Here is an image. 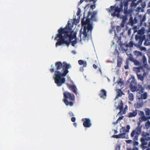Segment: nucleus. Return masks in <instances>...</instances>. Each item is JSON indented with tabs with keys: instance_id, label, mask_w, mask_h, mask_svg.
Masks as SVG:
<instances>
[{
	"instance_id": "nucleus-1",
	"label": "nucleus",
	"mask_w": 150,
	"mask_h": 150,
	"mask_svg": "<svg viewBox=\"0 0 150 150\" xmlns=\"http://www.w3.org/2000/svg\"><path fill=\"white\" fill-rule=\"evenodd\" d=\"M63 27L58 30V34L55 38V40L58 41L56 44V47L59 45L68 46L70 41L73 46H76V33L73 31L70 32L71 30L69 28H66L64 29L62 28Z\"/></svg>"
},
{
	"instance_id": "nucleus-2",
	"label": "nucleus",
	"mask_w": 150,
	"mask_h": 150,
	"mask_svg": "<svg viewBox=\"0 0 150 150\" xmlns=\"http://www.w3.org/2000/svg\"><path fill=\"white\" fill-rule=\"evenodd\" d=\"M57 70L53 77L55 83L58 86H61L65 82L64 77L69 72L68 69L71 68L69 63L67 64L64 62L62 64L59 62L56 64Z\"/></svg>"
},
{
	"instance_id": "nucleus-3",
	"label": "nucleus",
	"mask_w": 150,
	"mask_h": 150,
	"mask_svg": "<svg viewBox=\"0 0 150 150\" xmlns=\"http://www.w3.org/2000/svg\"><path fill=\"white\" fill-rule=\"evenodd\" d=\"M89 14L88 13V18H84L81 21L82 25L84 28L83 30H81L80 35L81 38L83 39H87L91 37L93 27L92 23L88 18Z\"/></svg>"
},
{
	"instance_id": "nucleus-4",
	"label": "nucleus",
	"mask_w": 150,
	"mask_h": 150,
	"mask_svg": "<svg viewBox=\"0 0 150 150\" xmlns=\"http://www.w3.org/2000/svg\"><path fill=\"white\" fill-rule=\"evenodd\" d=\"M131 80L130 83V88L132 91H139L137 93V98L138 99H145L147 98V94L146 93H143V89L140 85H137L136 80L134 76H132L129 79Z\"/></svg>"
},
{
	"instance_id": "nucleus-5",
	"label": "nucleus",
	"mask_w": 150,
	"mask_h": 150,
	"mask_svg": "<svg viewBox=\"0 0 150 150\" xmlns=\"http://www.w3.org/2000/svg\"><path fill=\"white\" fill-rule=\"evenodd\" d=\"M74 100V96L73 94H71L68 91H66L64 93L63 101L67 106H72L73 105V103L69 101L68 99Z\"/></svg>"
},
{
	"instance_id": "nucleus-6",
	"label": "nucleus",
	"mask_w": 150,
	"mask_h": 150,
	"mask_svg": "<svg viewBox=\"0 0 150 150\" xmlns=\"http://www.w3.org/2000/svg\"><path fill=\"white\" fill-rule=\"evenodd\" d=\"M114 86L117 88V95L116 97V99L118 96H121L122 94V93L121 91V89H122L124 86L123 81L122 79L120 80L119 81L115 83Z\"/></svg>"
},
{
	"instance_id": "nucleus-7",
	"label": "nucleus",
	"mask_w": 150,
	"mask_h": 150,
	"mask_svg": "<svg viewBox=\"0 0 150 150\" xmlns=\"http://www.w3.org/2000/svg\"><path fill=\"white\" fill-rule=\"evenodd\" d=\"M116 99H115V106L116 107V109L117 112L119 111L118 114L120 113L121 114H123L125 113V112L126 111L127 109V107L126 106L125 108V111H122L123 108V103L122 101L121 100H118L117 102Z\"/></svg>"
},
{
	"instance_id": "nucleus-8",
	"label": "nucleus",
	"mask_w": 150,
	"mask_h": 150,
	"mask_svg": "<svg viewBox=\"0 0 150 150\" xmlns=\"http://www.w3.org/2000/svg\"><path fill=\"white\" fill-rule=\"evenodd\" d=\"M139 114L141 117L139 118V121L141 122H142L143 121H146L147 120V119H150V117H146L145 116L144 113L143 111H140Z\"/></svg>"
},
{
	"instance_id": "nucleus-9",
	"label": "nucleus",
	"mask_w": 150,
	"mask_h": 150,
	"mask_svg": "<svg viewBox=\"0 0 150 150\" xmlns=\"http://www.w3.org/2000/svg\"><path fill=\"white\" fill-rule=\"evenodd\" d=\"M84 122L83 125L84 127H91V120L88 118H84L83 119Z\"/></svg>"
},
{
	"instance_id": "nucleus-10",
	"label": "nucleus",
	"mask_w": 150,
	"mask_h": 150,
	"mask_svg": "<svg viewBox=\"0 0 150 150\" xmlns=\"http://www.w3.org/2000/svg\"><path fill=\"white\" fill-rule=\"evenodd\" d=\"M99 95L101 98L105 99L106 98L107 95L106 91L104 89L102 90L99 92Z\"/></svg>"
},
{
	"instance_id": "nucleus-11",
	"label": "nucleus",
	"mask_w": 150,
	"mask_h": 150,
	"mask_svg": "<svg viewBox=\"0 0 150 150\" xmlns=\"http://www.w3.org/2000/svg\"><path fill=\"white\" fill-rule=\"evenodd\" d=\"M125 130H126L125 128L124 127H122L120 130V132H122V133L116 136L117 138H124L125 137V134L124 133Z\"/></svg>"
},
{
	"instance_id": "nucleus-12",
	"label": "nucleus",
	"mask_w": 150,
	"mask_h": 150,
	"mask_svg": "<svg viewBox=\"0 0 150 150\" xmlns=\"http://www.w3.org/2000/svg\"><path fill=\"white\" fill-rule=\"evenodd\" d=\"M143 40H145L146 41L144 42V44L145 45H149L150 44V43L147 40H150V37L149 36H146V37L143 36Z\"/></svg>"
},
{
	"instance_id": "nucleus-13",
	"label": "nucleus",
	"mask_w": 150,
	"mask_h": 150,
	"mask_svg": "<svg viewBox=\"0 0 150 150\" xmlns=\"http://www.w3.org/2000/svg\"><path fill=\"white\" fill-rule=\"evenodd\" d=\"M141 128L140 127H138L134 131L132 132L131 134V136L133 137L134 135L136 134H140L141 133Z\"/></svg>"
},
{
	"instance_id": "nucleus-14",
	"label": "nucleus",
	"mask_w": 150,
	"mask_h": 150,
	"mask_svg": "<svg viewBox=\"0 0 150 150\" xmlns=\"http://www.w3.org/2000/svg\"><path fill=\"white\" fill-rule=\"evenodd\" d=\"M69 88L75 93H77L78 92V90L76 86L74 85H69Z\"/></svg>"
},
{
	"instance_id": "nucleus-15",
	"label": "nucleus",
	"mask_w": 150,
	"mask_h": 150,
	"mask_svg": "<svg viewBox=\"0 0 150 150\" xmlns=\"http://www.w3.org/2000/svg\"><path fill=\"white\" fill-rule=\"evenodd\" d=\"M145 75L146 74L144 73L142 75L141 74H138L137 76L139 79L141 80V81H143Z\"/></svg>"
},
{
	"instance_id": "nucleus-16",
	"label": "nucleus",
	"mask_w": 150,
	"mask_h": 150,
	"mask_svg": "<svg viewBox=\"0 0 150 150\" xmlns=\"http://www.w3.org/2000/svg\"><path fill=\"white\" fill-rule=\"evenodd\" d=\"M137 114L136 112L135 111H133L132 112L129 113L128 116L129 117H135Z\"/></svg>"
},
{
	"instance_id": "nucleus-17",
	"label": "nucleus",
	"mask_w": 150,
	"mask_h": 150,
	"mask_svg": "<svg viewBox=\"0 0 150 150\" xmlns=\"http://www.w3.org/2000/svg\"><path fill=\"white\" fill-rule=\"evenodd\" d=\"M122 62V59L119 57H118L117 59V66L119 67H120L121 66Z\"/></svg>"
},
{
	"instance_id": "nucleus-18",
	"label": "nucleus",
	"mask_w": 150,
	"mask_h": 150,
	"mask_svg": "<svg viewBox=\"0 0 150 150\" xmlns=\"http://www.w3.org/2000/svg\"><path fill=\"white\" fill-rule=\"evenodd\" d=\"M134 106L135 108H139L142 107L143 106V105L142 103H137L134 104Z\"/></svg>"
},
{
	"instance_id": "nucleus-19",
	"label": "nucleus",
	"mask_w": 150,
	"mask_h": 150,
	"mask_svg": "<svg viewBox=\"0 0 150 150\" xmlns=\"http://www.w3.org/2000/svg\"><path fill=\"white\" fill-rule=\"evenodd\" d=\"M79 63L80 65H83L84 67H86V62L82 60H79Z\"/></svg>"
},
{
	"instance_id": "nucleus-20",
	"label": "nucleus",
	"mask_w": 150,
	"mask_h": 150,
	"mask_svg": "<svg viewBox=\"0 0 150 150\" xmlns=\"http://www.w3.org/2000/svg\"><path fill=\"white\" fill-rule=\"evenodd\" d=\"M134 71L137 72V74H139L138 73L140 72L142 70V69L137 67H134L133 68Z\"/></svg>"
},
{
	"instance_id": "nucleus-21",
	"label": "nucleus",
	"mask_w": 150,
	"mask_h": 150,
	"mask_svg": "<svg viewBox=\"0 0 150 150\" xmlns=\"http://www.w3.org/2000/svg\"><path fill=\"white\" fill-rule=\"evenodd\" d=\"M97 14V13L96 12H94L92 14L91 17V19L92 20H95V17Z\"/></svg>"
},
{
	"instance_id": "nucleus-22",
	"label": "nucleus",
	"mask_w": 150,
	"mask_h": 150,
	"mask_svg": "<svg viewBox=\"0 0 150 150\" xmlns=\"http://www.w3.org/2000/svg\"><path fill=\"white\" fill-rule=\"evenodd\" d=\"M145 111L146 115L148 116L150 115V110L149 109H145Z\"/></svg>"
},
{
	"instance_id": "nucleus-23",
	"label": "nucleus",
	"mask_w": 150,
	"mask_h": 150,
	"mask_svg": "<svg viewBox=\"0 0 150 150\" xmlns=\"http://www.w3.org/2000/svg\"><path fill=\"white\" fill-rule=\"evenodd\" d=\"M145 127H146V129L150 128V122L149 121L146 122L145 124Z\"/></svg>"
},
{
	"instance_id": "nucleus-24",
	"label": "nucleus",
	"mask_w": 150,
	"mask_h": 150,
	"mask_svg": "<svg viewBox=\"0 0 150 150\" xmlns=\"http://www.w3.org/2000/svg\"><path fill=\"white\" fill-rule=\"evenodd\" d=\"M129 98L130 100L132 101L134 99V96L133 94L130 93L129 94Z\"/></svg>"
},
{
	"instance_id": "nucleus-25",
	"label": "nucleus",
	"mask_w": 150,
	"mask_h": 150,
	"mask_svg": "<svg viewBox=\"0 0 150 150\" xmlns=\"http://www.w3.org/2000/svg\"><path fill=\"white\" fill-rule=\"evenodd\" d=\"M79 22V21L77 19H75L73 20L72 24L73 25H74V24L76 25Z\"/></svg>"
},
{
	"instance_id": "nucleus-26",
	"label": "nucleus",
	"mask_w": 150,
	"mask_h": 150,
	"mask_svg": "<svg viewBox=\"0 0 150 150\" xmlns=\"http://www.w3.org/2000/svg\"><path fill=\"white\" fill-rule=\"evenodd\" d=\"M130 128V127L129 125H128L127 127V129L126 130V132H129V130Z\"/></svg>"
},
{
	"instance_id": "nucleus-27",
	"label": "nucleus",
	"mask_w": 150,
	"mask_h": 150,
	"mask_svg": "<svg viewBox=\"0 0 150 150\" xmlns=\"http://www.w3.org/2000/svg\"><path fill=\"white\" fill-rule=\"evenodd\" d=\"M89 4H88L84 8V9L85 10H87L89 8Z\"/></svg>"
},
{
	"instance_id": "nucleus-28",
	"label": "nucleus",
	"mask_w": 150,
	"mask_h": 150,
	"mask_svg": "<svg viewBox=\"0 0 150 150\" xmlns=\"http://www.w3.org/2000/svg\"><path fill=\"white\" fill-rule=\"evenodd\" d=\"M123 118V116H121V117H119L117 120V122L119 120H122Z\"/></svg>"
},
{
	"instance_id": "nucleus-29",
	"label": "nucleus",
	"mask_w": 150,
	"mask_h": 150,
	"mask_svg": "<svg viewBox=\"0 0 150 150\" xmlns=\"http://www.w3.org/2000/svg\"><path fill=\"white\" fill-rule=\"evenodd\" d=\"M143 135H145V136L146 137V138H148L149 136V135L148 133H145V134H144Z\"/></svg>"
},
{
	"instance_id": "nucleus-30",
	"label": "nucleus",
	"mask_w": 150,
	"mask_h": 150,
	"mask_svg": "<svg viewBox=\"0 0 150 150\" xmlns=\"http://www.w3.org/2000/svg\"><path fill=\"white\" fill-rule=\"evenodd\" d=\"M71 120L73 122H74L76 120V118L74 117H72Z\"/></svg>"
},
{
	"instance_id": "nucleus-31",
	"label": "nucleus",
	"mask_w": 150,
	"mask_h": 150,
	"mask_svg": "<svg viewBox=\"0 0 150 150\" xmlns=\"http://www.w3.org/2000/svg\"><path fill=\"white\" fill-rule=\"evenodd\" d=\"M85 1H93V2L95 4V0H85Z\"/></svg>"
},
{
	"instance_id": "nucleus-32",
	"label": "nucleus",
	"mask_w": 150,
	"mask_h": 150,
	"mask_svg": "<svg viewBox=\"0 0 150 150\" xmlns=\"http://www.w3.org/2000/svg\"><path fill=\"white\" fill-rule=\"evenodd\" d=\"M126 141L127 143H129L131 142V141L129 140H127Z\"/></svg>"
},
{
	"instance_id": "nucleus-33",
	"label": "nucleus",
	"mask_w": 150,
	"mask_h": 150,
	"mask_svg": "<svg viewBox=\"0 0 150 150\" xmlns=\"http://www.w3.org/2000/svg\"><path fill=\"white\" fill-rule=\"evenodd\" d=\"M125 69H128V66L127 65H125Z\"/></svg>"
},
{
	"instance_id": "nucleus-34",
	"label": "nucleus",
	"mask_w": 150,
	"mask_h": 150,
	"mask_svg": "<svg viewBox=\"0 0 150 150\" xmlns=\"http://www.w3.org/2000/svg\"><path fill=\"white\" fill-rule=\"evenodd\" d=\"M91 8L92 9H93L95 8V6L94 5H92L91 6Z\"/></svg>"
},
{
	"instance_id": "nucleus-35",
	"label": "nucleus",
	"mask_w": 150,
	"mask_h": 150,
	"mask_svg": "<svg viewBox=\"0 0 150 150\" xmlns=\"http://www.w3.org/2000/svg\"><path fill=\"white\" fill-rule=\"evenodd\" d=\"M93 67L95 69H96L97 67V66L96 65H95V64H93Z\"/></svg>"
},
{
	"instance_id": "nucleus-36",
	"label": "nucleus",
	"mask_w": 150,
	"mask_h": 150,
	"mask_svg": "<svg viewBox=\"0 0 150 150\" xmlns=\"http://www.w3.org/2000/svg\"><path fill=\"white\" fill-rule=\"evenodd\" d=\"M138 62L137 61H135V64H138Z\"/></svg>"
},
{
	"instance_id": "nucleus-37",
	"label": "nucleus",
	"mask_w": 150,
	"mask_h": 150,
	"mask_svg": "<svg viewBox=\"0 0 150 150\" xmlns=\"http://www.w3.org/2000/svg\"><path fill=\"white\" fill-rule=\"evenodd\" d=\"M83 2V0H81L80 1V4L82 3Z\"/></svg>"
},
{
	"instance_id": "nucleus-38",
	"label": "nucleus",
	"mask_w": 150,
	"mask_h": 150,
	"mask_svg": "<svg viewBox=\"0 0 150 150\" xmlns=\"http://www.w3.org/2000/svg\"><path fill=\"white\" fill-rule=\"evenodd\" d=\"M149 62L150 63V56L149 57Z\"/></svg>"
},
{
	"instance_id": "nucleus-39",
	"label": "nucleus",
	"mask_w": 150,
	"mask_h": 150,
	"mask_svg": "<svg viewBox=\"0 0 150 150\" xmlns=\"http://www.w3.org/2000/svg\"><path fill=\"white\" fill-rule=\"evenodd\" d=\"M51 66L53 68H54V67L53 66V65L52 64L51 65Z\"/></svg>"
},
{
	"instance_id": "nucleus-40",
	"label": "nucleus",
	"mask_w": 150,
	"mask_h": 150,
	"mask_svg": "<svg viewBox=\"0 0 150 150\" xmlns=\"http://www.w3.org/2000/svg\"><path fill=\"white\" fill-rule=\"evenodd\" d=\"M134 53H138V52L137 51H134Z\"/></svg>"
},
{
	"instance_id": "nucleus-41",
	"label": "nucleus",
	"mask_w": 150,
	"mask_h": 150,
	"mask_svg": "<svg viewBox=\"0 0 150 150\" xmlns=\"http://www.w3.org/2000/svg\"><path fill=\"white\" fill-rule=\"evenodd\" d=\"M148 5H149V6L150 7V1L149 3L148 4Z\"/></svg>"
},
{
	"instance_id": "nucleus-42",
	"label": "nucleus",
	"mask_w": 150,
	"mask_h": 150,
	"mask_svg": "<svg viewBox=\"0 0 150 150\" xmlns=\"http://www.w3.org/2000/svg\"><path fill=\"white\" fill-rule=\"evenodd\" d=\"M50 71H53V70L52 69H50Z\"/></svg>"
},
{
	"instance_id": "nucleus-43",
	"label": "nucleus",
	"mask_w": 150,
	"mask_h": 150,
	"mask_svg": "<svg viewBox=\"0 0 150 150\" xmlns=\"http://www.w3.org/2000/svg\"><path fill=\"white\" fill-rule=\"evenodd\" d=\"M133 150H137V148L134 149Z\"/></svg>"
},
{
	"instance_id": "nucleus-44",
	"label": "nucleus",
	"mask_w": 150,
	"mask_h": 150,
	"mask_svg": "<svg viewBox=\"0 0 150 150\" xmlns=\"http://www.w3.org/2000/svg\"><path fill=\"white\" fill-rule=\"evenodd\" d=\"M110 33H112V32H111V30L110 31Z\"/></svg>"
},
{
	"instance_id": "nucleus-45",
	"label": "nucleus",
	"mask_w": 150,
	"mask_h": 150,
	"mask_svg": "<svg viewBox=\"0 0 150 150\" xmlns=\"http://www.w3.org/2000/svg\"><path fill=\"white\" fill-rule=\"evenodd\" d=\"M127 62V64H128V61H127V62Z\"/></svg>"
},
{
	"instance_id": "nucleus-46",
	"label": "nucleus",
	"mask_w": 150,
	"mask_h": 150,
	"mask_svg": "<svg viewBox=\"0 0 150 150\" xmlns=\"http://www.w3.org/2000/svg\"><path fill=\"white\" fill-rule=\"evenodd\" d=\"M149 146H150V143H149Z\"/></svg>"
},
{
	"instance_id": "nucleus-47",
	"label": "nucleus",
	"mask_w": 150,
	"mask_h": 150,
	"mask_svg": "<svg viewBox=\"0 0 150 150\" xmlns=\"http://www.w3.org/2000/svg\"><path fill=\"white\" fill-rule=\"evenodd\" d=\"M146 150H149V149H147Z\"/></svg>"
},
{
	"instance_id": "nucleus-48",
	"label": "nucleus",
	"mask_w": 150,
	"mask_h": 150,
	"mask_svg": "<svg viewBox=\"0 0 150 150\" xmlns=\"http://www.w3.org/2000/svg\"><path fill=\"white\" fill-rule=\"evenodd\" d=\"M87 59H88V57L87 58Z\"/></svg>"
}]
</instances>
